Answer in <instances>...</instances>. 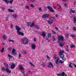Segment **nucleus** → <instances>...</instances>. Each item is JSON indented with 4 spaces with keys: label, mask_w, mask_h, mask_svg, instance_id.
<instances>
[{
    "label": "nucleus",
    "mask_w": 76,
    "mask_h": 76,
    "mask_svg": "<svg viewBox=\"0 0 76 76\" xmlns=\"http://www.w3.org/2000/svg\"><path fill=\"white\" fill-rule=\"evenodd\" d=\"M64 38V37L62 35H61L59 36V39L61 40V41H63V40Z\"/></svg>",
    "instance_id": "obj_8"
},
{
    "label": "nucleus",
    "mask_w": 76,
    "mask_h": 76,
    "mask_svg": "<svg viewBox=\"0 0 76 76\" xmlns=\"http://www.w3.org/2000/svg\"><path fill=\"white\" fill-rule=\"evenodd\" d=\"M4 64L5 67H6L7 68L5 70L6 71H7V72H8V73H12V72H11V71L9 69H8L7 67L9 66V65H8V64H7L6 63H4Z\"/></svg>",
    "instance_id": "obj_2"
},
{
    "label": "nucleus",
    "mask_w": 76,
    "mask_h": 76,
    "mask_svg": "<svg viewBox=\"0 0 76 76\" xmlns=\"http://www.w3.org/2000/svg\"><path fill=\"white\" fill-rule=\"evenodd\" d=\"M62 60H63V61H65V60H66V58L65 57H63L62 58H61Z\"/></svg>",
    "instance_id": "obj_29"
},
{
    "label": "nucleus",
    "mask_w": 76,
    "mask_h": 76,
    "mask_svg": "<svg viewBox=\"0 0 76 76\" xmlns=\"http://www.w3.org/2000/svg\"><path fill=\"white\" fill-rule=\"evenodd\" d=\"M4 48H3L1 50V51L2 52V53H3V52L4 51Z\"/></svg>",
    "instance_id": "obj_41"
},
{
    "label": "nucleus",
    "mask_w": 76,
    "mask_h": 76,
    "mask_svg": "<svg viewBox=\"0 0 76 76\" xmlns=\"http://www.w3.org/2000/svg\"><path fill=\"white\" fill-rule=\"evenodd\" d=\"M56 58H57V56L56 55H54V57H53V58L54 60H56Z\"/></svg>",
    "instance_id": "obj_34"
},
{
    "label": "nucleus",
    "mask_w": 76,
    "mask_h": 76,
    "mask_svg": "<svg viewBox=\"0 0 76 76\" xmlns=\"http://www.w3.org/2000/svg\"><path fill=\"white\" fill-rule=\"evenodd\" d=\"M76 11L75 10H72V9H71L70 10V11L69 12V13L71 15H72V13H74Z\"/></svg>",
    "instance_id": "obj_12"
},
{
    "label": "nucleus",
    "mask_w": 76,
    "mask_h": 76,
    "mask_svg": "<svg viewBox=\"0 0 76 76\" xmlns=\"http://www.w3.org/2000/svg\"><path fill=\"white\" fill-rule=\"evenodd\" d=\"M65 72H63L62 73H59L57 74V76H64L65 75Z\"/></svg>",
    "instance_id": "obj_9"
},
{
    "label": "nucleus",
    "mask_w": 76,
    "mask_h": 76,
    "mask_svg": "<svg viewBox=\"0 0 76 76\" xmlns=\"http://www.w3.org/2000/svg\"><path fill=\"white\" fill-rule=\"evenodd\" d=\"M53 7L55 9H56V7H55L54 6H53Z\"/></svg>",
    "instance_id": "obj_61"
},
{
    "label": "nucleus",
    "mask_w": 76,
    "mask_h": 76,
    "mask_svg": "<svg viewBox=\"0 0 76 76\" xmlns=\"http://www.w3.org/2000/svg\"><path fill=\"white\" fill-rule=\"evenodd\" d=\"M45 35H46V34H45V33L44 32H43L42 33V36L44 38L45 37Z\"/></svg>",
    "instance_id": "obj_16"
},
{
    "label": "nucleus",
    "mask_w": 76,
    "mask_h": 76,
    "mask_svg": "<svg viewBox=\"0 0 76 76\" xmlns=\"http://www.w3.org/2000/svg\"><path fill=\"white\" fill-rule=\"evenodd\" d=\"M46 40H48V37H47L46 38Z\"/></svg>",
    "instance_id": "obj_64"
},
{
    "label": "nucleus",
    "mask_w": 76,
    "mask_h": 76,
    "mask_svg": "<svg viewBox=\"0 0 76 76\" xmlns=\"http://www.w3.org/2000/svg\"><path fill=\"white\" fill-rule=\"evenodd\" d=\"M21 41H22L23 44H27L28 43V39L27 38L22 39Z\"/></svg>",
    "instance_id": "obj_3"
},
{
    "label": "nucleus",
    "mask_w": 76,
    "mask_h": 76,
    "mask_svg": "<svg viewBox=\"0 0 76 76\" xmlns=\"http://www.w3.org/2000/svg\"><path fill=\"white\" fill-rule=\"evenodd\" d=\"M58 61H59V59L58 58L56 61L55 63L56 64H58Z\"/></svg>",
    "instance_id": "obj_21"
},
{
    "label": "nucleus",
    "mask_w": 76,
    "mask_h": 76,
    "mask_svg": "<svg viewBox=\"0 0 76 76\" xmlns=\"http://www.w3.org/2000/svg\"><path fill=\"white\" fill-rule=\"evenodd\" d=\"M72 65V63H70L69 65V67H71V68H72V65Z\"/></svg>",
    "instance_id": "obj_37"
},
{
    "label": "nucleus",
    "mask_w": 76,
    "mask_h": 76,
    "mask_svg": "<svg viewBox=\"0 0 76 76\" xmlns=\"http://www.w3.org/2000/svg\"><path fill=\"white\" fill-rule=\"evenodd\" d=\"M2 10H3V11H4V10H5V8H4V7H2Z\"/></svg>",
    "instance_id": "obj_56"
},
{
    "label": "nucleus",
    "mask_w": 76,
    "mask_h": 76,
    "mask_svg": "<svg viewBox=\"0 0 76 76\" xmlns=\"http://www.w3.org/2000/svg\"><path fill=\"white\" fill-rule=\"evenodd\" d=\"M4 1L6 2L7 4H9V1L8 0H3Z\"/></svg>",
    "instance_id": "obj_24"
},
{
    "label": "nucleus",
    "mask_w": 76,
    "mask_h": 76,
    "mask_svg": "<svg viewBox=\"0 0 76 76\" xmlns=\"http://www.w3.org/2000/svg\"><path fill=\"white\" fill-rule=\"evenodd\" d=\"M27 24H28V26H29V25H30V24H31V25L30 26L31 28H32V27H34L35 26V25H34V23H31V22H27Z\"/></svg>",
    "instance_id": "obj_5"
},
{
    "label": "nucleus",
    "mask_w": 76,
    "mask_h": 76,
    "mask_svg": "<svg viewBox=\"0 0 76 76\" xmlns=\"http://www.w3.org/2000/svg\"><path fill=\"white\" fill-rule=\"evenodd\" d=\"M50 66H51L52 68H53V64H52V63H50L49 64L48 66V67H49V68H51V67Z\"/></svg>",
    "instance_id": "obj_14"
},
{
    "label": "nucleus",
    "mask_w": 76,
    "mask_h": 76,
    "mask_svg": "<svg viewBox=\"0 0 76 76\" xmlns=\"http://www.w3.org/2000/svg\"><path fill=\"white\" fill-rule=\"evenodd\" d=\"M48 14H44L42 16V18H48Z\"/></svg>",
    "instance_id": "obj_10"
},
{
    "label": "nucleus",
    "mask_w": 76,
    "mask_h": 76,
    "mask_svg": "<svg viewBox=\"0 0 76 76\" xmlns=\"http://www.w3.org/2000/svg\"><path fill=\"white\" fill-rule=\"evenodd\" d=\"M2 39L4 40H5L7 38V37H6V35H4L2 37Z\"/></svg>",
    "instance_id": "obj_20"
},
{
    "label": "nucleus",
    "mask_w": 76,
    "mask_h": 76,
    "mask_svg": "<svg viewBox=\"0 0 76 76\" xmlns=\"http://www.w3.org/2000/svg\"><path fill=\"white\" fill-rule=\"evenodd\" d=\"M21 57V54H19V58H20Z\"/></svg>",
    "instance_id": "obj_55"
},
{
    "label": "nucleus",
    "mask_w": 76,
    "mask_h": 76,
    "mask_svg": "<svg viewBox=\"0 0 76 76\" xmlns=\"http://www.w3.org/2000/svg\"><path fill=\"white\" fill-rule=\"evenodd\" d=\"M8 12H15V11L13 10V9H8Z\"/></svg>",
    "instance_id": "obj_17"
},
{
    "label": "nucleus",
    "mask_w": 76,
    "mask_h": 76,
    "mask_svg": "<svg viewBox=\"0 0 76 76\" xmlns=\"http://www.w3.org/2000/svg\"><path fill=\"white\" fill-rule=\"evenodd\" d=\"M56 41V37L55 36H53V41Z\"/></svg>",
    "instance_id": "obj_38"
},
{
    "label": "nucleus",
    "mask_w": 76,
    "mask_h": 76,
    "mask_svg": "<svg viewBox=\"0 0 76 76\" xmlns=\"http://www.w3.org/2000/svg\"><path fill=\"white\" fill-rule=\"evenodd\" d=\"M52 7H51L50 6H47V9L49 10H50V9H51Z\"/></svg>",
    "instance_id": "obj_27"
},
{
    "label": "nucleus",
    "mask_w": 76,
    "mask_h": 76,
    "mask_svg": "<svg viewBox=\"0 0 76 76\" xmlns=\"http://www.w3.org/2000/svg\"><path fill=\"white\" fill-rule=\"evenodd\" d=\"M71 37H72V38H75V36L73 34H71Z\"/></svg>",
    "instance_id": "obj_42"
},
{
    "label": "nucleus",
    "mask_w": 76,
    "mask_h": 76,
    "mask_svg": "<svg viewBox=\"0 0 76 76\" xmlns=\"http://www.w3.org/2000/svg\"><path fill=\"white\" fill-rule=\"evenodd\" d=\"M52 32H53V34H56V33L54 31L52 30Z\"/></svg>",
    "instance_id": "obj_47"
},
{
    "label": "nucleus",
    "mask_w": 76,
    "mask_h": 76,
    "mask_svg": "<svg viewBox=\"0 0 76 76\" xmlns=\"http://www.w3.org/2000/svg\"><path fill=\"white\" fill-rule=\"evenodd\" d=\"M25 8L27 9H29V7H28V6H25Z\"/></svg>",
    "instance_id": "obj_45"
},
{
    "label": "nucleus",
    "mask_w": 76,
    "mask_h": 76,
    "mask_svg": "<svg viewBox=\"0 0 76 76\" xmlns=\"http://www.w3.org/2000/svg\"><path fill=\"white\" fill-rule=\"evenodd\" d=\"M8 50H9V51H11V50H12V48L11 47H10L8 48Z\"/></svg>",
    "instance_id": "obj_46"
},
{
    "label": "nucleus",
    "mask_w": 76,
    "mask_h": 76,
    "mask_svg": "<svg viewBox=\"0 0 76 76\" xmlns=\"http://www.w3.org/2000/svg\"><path fill=\"white\" fill-rule=\"evenodd\" d=\"M75 47V45H71V48H74Z\"/></svg>",
    "instance_id": "obj_35"
},
{
    "label": "nucleus",
    "mask_w": 76,
    "mask_h": 76,
    "mask_svg": "<svg viewBox=\"0 0 76 76\" xmlns=\"http://www.w3.org/2000/svg\"><path fill=\"white\" fill-rule=\"evenodd\" d=\"M2 71H3V72H4L5 71V68H4V67H3L2 68Z\"/></svg>",
    "instance_id": "obj_43"
},
{
    "label": "nucleus",
    "mask_w": 76,
    "mask_h": 76,
    "mask_svg": "<svg viewBox=\"0 0 76 76\" xmlns=\"http://www.w3.org/2000/svg\"><path fill=\"white\" fill-rule=\"evenodd\" d=\"M39 11H42V9H41V7H39Z\"/></svg>",
    "instance_id": "obj_50"
},
{
    "label": "nucleus",
    "mask_w": 76,
    "mask_h": 76,
    "mask_svg": "<svg viewBox=\"0 0 76 76\" xmlns=\"http://www.w3.org/2000/svg\"><path fill=\"white\" fill-rule=\"evenodd\" d=\"M50 12H52V13H53L54 12V10L52 8H51L50 10Z\"/></svg>",
    "instance_id": "obj_23"
},
{
    "label": "nucleus",
    "mask_w": 76,
    "mask_h": 76,
    "mask_svg": "<svg viewBox=\"0 0 76 76\" xmlns=\"http://www.w3.org/2000/svg\"><path fill=\"white\" fill-rule=\"evenodd\" d=\"M53 22H54V20L53 19H50L49 20H48L47 22L48 23L51 25L53 23Z\"/></svg>",
    "instance_id": "obj_6"
},
{
    "label": "nucleus",
    "mask_w": 76,
    "mask_h": 76,
    "mask_svg": "<svg viewBox=\"0 0 76 76\" xmlns=\"http://www.w3.org/2000/svg\"><path fill=\"white\" fill-rule=\"evenodd\" d=\"M12 53L13 54L14 56H15L16 55V53L15 52V49L14 48H13L12 51Z\"/></svg>",
    "instance_id": "obj_7"
},
{
    "label": "nucleus",
    "mask_w": 76,
    "mask_h": 76,
    "mask_svg": "<svg viewBox=\"0 0 76 76\" xmlns=\"http://www.w3.org/2000/svg\"><path fill=\"white\" fill-rule=\"evenodd\" d=\"M73 64V65H74V66L75 68H76V64Z\"/></svg>",
    "instance_id": "obj_58"
},
{
    "label": "nucleus",
    "mask_w": 76,
    "mask_h": 76,
    "mask_svg": "<svg viewBox=\"0 0 76 76\" xmlns=\"http://www.w3.org/2000/svg\"><path fill=\"white\" fill-rule=\"evenodd\" d=\"M58 15L57 14L56 15V17H58Z\"/></svg>",
    "instance_id": "obj_63"
},
{
    "label": "nucleus",
    "mask_w": 76,
    "mask_h": 76,
    "mask_svg": "<svg viewBox=\"0 0 76 76\" xmlns=\"http://www.w3.org/2000/svg\"><path fill=\"white\" fill-rule=\"evenodd\" d=\"M13 0H11L9 2L10 3V4H12L13 2Z\"/></svg>",
    "instance_id": "obj_36"
},
{
    "label": "nucleus",
    "mask_w": 76,
    "mask_h": 76,
    "mask_svg": "<svg viewBox=\"0 0 76 76\" xmlns=\"http://www.w3.org/2000/svg\"><path fill=\"white\" fill-rule=\"evenodd\" d=\"M9 42H14V40H13L9 39Z\"/></svg>",
    "instance_id": "obj_40"
},
{
    "label": "nucleus",
    "mask_w": 76,
    "mask_h": 76,
    "mask_svg": "<svg viewBox=\"0 0 76 76\" xmlns=\"http://www.w3.org/2000/svg\"><path fill=\"white\" fill-rule=\"evenodd\" d=\"M48 37L49 38H50L51 37V33H49L48 35Z\"/></svg>",
    "instance_id": "obj_32"
},
{
    "label": "nucleus",
    "mask_w": 76,
    "mask_h": 76,
    "mask_svg": "<svg viewBox=\"0 0 76 76\" xmlns=\"http://www.w3.org/2000/svg\"><path fill=\"white\" fill-rule=\"evenodd\" d=\"M65 50L67 52H69V51H70V50L69 49V46L68 45H67L65 47Z\"/></svg>",
    "instance_id": "obj_11"
},
{
    "label": "nucleus",
    "mask_w": 76,
    "mask_h": 76,
    "mask_svg": "<svg viewBox=\"0 0 76 76\" xmlns=\"http://www.w3.org/2000/svg\"><path fill=\"white\" fill-rule=\"evenodd\" d=\"M15 67V64L13 63H12V64L11 66V69H13Z\"/></svg>",
    "instance_id": "obj_13"
},
{
    "label": "nucleus",
    "mask_w": 76,
    "mask_h": 76,
    "mask_svg": "<svg viewBox=\"0 0 76 76\" xmlns=\"http://www.w3.org/2000/svg\"><path fill=\"white\" fill-rule=\"evenodd\" d=\"M10 17V16H9V15H8L7 16V18H6V20L7 21V20H8V19H9V18Z\"/></svg>",
    "instance_id": "obj_28"
},
{
    "label": "nucleus",
    "mask_w": 76,
    "mask_h": 76,
    "mask_svg": "<svg viewBox=\"0 0 76 76\" xmlns=\"http://www.w3.org/2000/svg\"><path fill=\"white\" fill-rule=\"evenodd\" d=\"M35 27L36 29H39V27L38 26L36 25L35 26Z\"/></svg>",
    "instance_id": "obj_33"
},
{
    "label": "nucleus",
    "mask_w": 76,
    "mask_h": 76,
    "mask_svg": "<svg viewBox=\"0 0 76 76\" xmlns=\"http://www.w3.org/2000/svg\"><path fill=\"white\" fill-rule=\"evenodd\" d=\"M55 29L57 30V31H58V28L57 27H56L55 28Z\"/></svg>",
    "instance_id": "obj_52"
},
{
    "label": "nucleus",
    "mask_w": 76,
    "mask_h": 76,
    "mask_svg": "<svg viewBox=\"0 0 76 76\" xmlns=\"http://www.w3.org/2000/svg\"><path fill=\"white\" fill-rule=\"evenodd\" d=\"M29 64H30L31 66H33V67H35V65H34L31 62H29Z\"/></svg>",
    "instance_id": "obj_26"
},
{
    "label": "nucleus",
    "mask_w": 76,
    "mask_h": 76,
    "mask_svg": "<svg viewBox=\"0 0 76 76\" xmlns=\"http://www.w3.org/2000/svg\"><path fill=\"white\" fill-rule=\"evenodd\" d=\"M30 6L31 7H32V8H34V5H33V4H31Z\"/></svg>",
    "instance_id": "obj_39"
},
{
    "label": "nucleus",
    "mask_w": 76,
    "mask_h": 76,
    "mask_svg": "<svg viewBox=\"0 0 76 76\" xmlns=\"http://www.w3.org/2000/svg\"><path fill=\"white\" fill-rule=\"evenodd\" d=\"M45 10L46 11H47V8L46 7H45Z\"/></svg>",
    "instance_id": "obj_51"
},
{
    "label": "nucleus",
    "mask_w": 76,
    "mask_h": 76,
    "mask_svg": "<svg viewBox=\"0 0 76 76\" xmlns=\"http://www.w3.org/2000/svg\"><path fill=\"white\" fill-rule=\"evenodd\" d=\"M34 41H36V38H34Z\"/></svg>",
    "instance_id": "obj_59"
},
{
    "label": "nucleus",
    "mask_w": 76,
    "mask_h": 76,
    "mask_svg": "<svg viewBox=\"0 0 76 76\" xmlns=\"http://www.w3.org/2000/svg\"><path fill=\"white\" fill-rule=\"evenodd\" d=\"M22 53L23 54H26V53H27V52H25V51H23L22 52Z\"/></svg>",
    "instance_id": "obj_44"
},
{
    "label": "nucleus",
    "mask_w": 76,
    "mask_h": 76,
    "mask_svg": "<svg viewBox=\"0 0 76 76\" xmlns=\"http://www.w3.org/2000/svg\"><path fill=\"white\" fill-rule=\"evenodd\" d=\"M64 51L63 50L60 51L59 53V55L60 56L61 58H63V57H64V55L63 54Z\"/></svg>",
    "instance_id": "obj_4"
},
{
    "label": "nucleus",
    "mask_w": 76,
    "mask_h": 76,
    "mask_svg": "<svg viewBox=\"0 0 76 76\" xmlns=\"http://www.w3.org/2000/svg\"><path fill=\"white\" fill-rule=\"evenodd\" d=\"M73 23H76V18L73 17Z\"/></svg>",
    "instance_id": "obj_18"
},
{
    "label": "nucleus",
    "mask_w": 76,
    "mask_h": 76,
    "mask_svg": "<svg viewBox=\"0 0 76 76\" xmlns=\"http://www.w3.org/2000/svg\"><path fill=\"white\" fill-rule=\"evenodd\" d=\"M66 38H69V34H66Z\"/></svg>",
    "instance_id": "obj_49"
},
{
    "label": "nucleus",
    "mask_w": 76,
    "mask_h": 76,
    "mask_svg": "<svg viewBox=\"0 0 76 76\" xmlns=\"http://www.w3.org/2000/svg\"><path fill=\"white\" fill-rule=\"evenodd\" d=\"M41 65L43 67H45V63H42Z\"/></svg>",
    "instance_id": "obj_25"
},
{
    "label": "nucleus",
    "mask_w": 76,
    "mask_h": 76,
    "mask_svg": "<svg viewBox=\"0 0 76 76\" xmlns=\"http://www.w3.org/2000/svg\"><path fill=\"white\" fill-rule=\"evenodd\" d=\"M61 41V40H60L59 39L58 41V43H60V41Z\"/></svg>",
    "instance_id": "obj_54"
},
{
    "label": "nucleus",
    "mask_w": 76,
    "mask_h": 76,
    "mask_svg": "<svg viewBox=\"0 0 76 76\" xmlns=\"http://www.w3.org/2000/svg\"><path fill=\"white\" fill-rule=\"evenodd\" d=\"M35 1H36V0H33V1H32V2H35Z\"/></svg>",
    "instance_id": "obj_62"
},
{
    "label": "nucleus",
    "mask_w": 76,
    "mask_h": 76,
    "mask_svg": "<svg viewBox=\"0 0 76 76\" xmlns=\"http://www.w3.org/2000/svg\"><path fill=\"white\" fill-rule=\"evenodd\" d=\"M8 56V57H9V59H10L11 58H13V56L10 55V54H9Z\"/></svg>",
    "instance_id": "obj_22"
},
{
    "label": "nucleus",
    "mask_w": 76,
    "mask_h": 76,
    "mask_svg": "<svg viewBox=\"0 0 76 76\" xmlns=\"http://www.w3.org/2000/svg\"><path fill=\"white\" fill-rule=\"evenodd\" d=\"M5 43L4 42H2L1 43V45H5Z\"/></svg>",
    "instance_id": "obj_60"
},
{
    "label": "nucleus",
    "mask_w": 76,
    "mask_h": 76,
    "mask_svg": "<svg viewBox=\"0 0 76 76\" xmlns=\"http://www.w3.org/2000/svg\"><path fill=\"white\" fill-rule=\"evenodd\" d=\"M59 62L61 64H63V63H64V61H62L61 60H60L59 61Z\"/></svg>",
    "instance_id": "obj_31"
},
{
    "label": "nucleus",
    "mask_w": 76,
    "mask_h": 76,
    "mask_svg": "<svg viewBox=\"0 0 76 76\" xmlns=\"http://www.w3.org/2000/svg\"><path fill=\"white\" fill-rule=\"evenodd\" d=\"M31 47L33 50H35L36 48V45L35 44H33L31 45Z\"/></svg>",
    "instance_id": "obj_15"
},
{
    "label": "nucleus",
    "mask_w": 76,
    "mask_h": 76,
    "mask_svg": "<svg viewBox=\"0 0 76 76\" xmlns=\"http://www.w3.org/2000/svg\"><path fill=\"white\" fill-rule=\"evenodd\" d=\"M67 4H64V6L65 7H67Z\"/></svg>",
    "instance_id": "obj_53"
},
{
    "label": "nucleus",
    "mask_w": 76,
    "mask_h": 76,
    "mask_svg": "<svg viewBox=\"0 0 76 76\" xmlns=\"http://www.w3.org/2000/svg\"><path fill=\"white\" fill-rule=\"evenodd\" d=\"M13 16L14 18H17V15L16 14H14Z\"/></svg>",
    "instance_id": "obj_30"
},
{
    "label": "nucleus",
    "mask_w": 76,
    "mask_h": 76,
    "mask_svg": "<svg viewBox=\"0 0 76 76\" xmlns=\"http://www.w3.org/2000/svg\"><path fill=\"white\" fill-rule=\"evenodd\" d=\"M10 28L11 29H12L13 28V26L12 25H10Z\"/></svg>",
    "instance_id": "obj_57"
},
{
    "label": "nucleus",
    "mask_w": 76,
    "mask_h": 76,
    "mask_svg": "<svg viewBox=\"0 0 76 76\" xmlns=\"http://www.w3.org/2000/svg\"><path fill=\"white\" fill-rule=\"evenodd\" d=\"M15 29L17 31V34L18 35H21L22 36L24 35V34H23V32H20V31H19L21 30V28L19 27V26H16Z\"/></svg>",
    "instance_id": "obj_1"
},
{
    "label": "nucleus",
    "mask_w": 76,
    "mask_h": 76,
    "mask_svg": "<svg viewBox=\"0 0 76 76\" xmlns=\"http://www.w3.org/2000/svg\"><path fill=\"white\" fill-rule=\"evenodd\" d=\"M73 30H74V31H76V27H73Z\"/></svg>",
    "instance_id": "obj_48"
},
{
    "label": "nucleus",
    "mask_w": 76,
    "mask_h": 76,
    "mask_svg": "<svg viewBox=\"0 0 76 76\" xmlns=\"http://www.w3.org/2000/svg\"><path fill=\"white\" fill-rule=\"evenodd\" d=\"M64 43H63V42H61L59 44V46L60 47H62L64 45Z\"/></svg>",
    "instance_id": "obj_19"
}]
</instances>
